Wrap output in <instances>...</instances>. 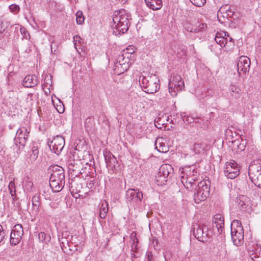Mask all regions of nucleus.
Instances as JSON below:
<instances>
[{
    "mask_svg": "<svg viewBox=\"0 0 261 261\" xmlns=\"http://www.w3.org/2000/svg\"><path fill=\"white\" fill-rule=\"evenodd\" d=\"M48 172L51 173L49 185L54 192L61 191L65 185V172L64 169L57 165L50 166Z\"/></svg>",
    "mask_w": 261,
    "mask_h": 261,
    "instance_id": "nucleus-1",
    "label": "nucleus"
},
{
    "mask_svg": "<svg viewBox=\"0 0 261 261\" xmlns=\"http://www.w3.org/2000/svg\"><path fill=\"white\" fill-rule=\"evenodd\" d=\"M113 21L114 23V33L116 35L124 34L128 29V16L125 13L124 10L116 11L114 12L113 17Z\"/></svg>",
    "mask_w": 261,
    "mask_h": 261,
    "instance_id": "nucleus-2",
    "label": "nucleus"
},
{
    "mask_svg": "<svg viewBox=\"0 0 261 261\" xmlns=\"http://www.w3.org/2000/svg\"><path fill=\"white\" fill-rule=\"evenodd\" d=\"M160 80L154 74L140 77L139 83L143 90L146 93L153 94L160 89Z\"/></svg>",
    "mask_w": 261,
    "mask_h": 261,
    "instance_id": "nucleus-3",
    "label": "nucleus"
},
{
    "mask_svg": "<svg viewBox=\"0 0 261 261\" xmlns=\"http://www.w3.org/2000/svg\"><path fill=\"white\" fill-rule=\"evenodd\" d=\"M231 239L234 245L241 246L244 242V229L240 221H233L231 224Z\"/></svg>",
    "mask_w": 261,
    "mask_h": 261,
    "instance_id": "nucleus-4",
    "label": "nucleus"
},
{
    "mask_svg": "<svg viewBox=\"0 0 261 261\" xmlns=\"http://www.w3.org/2000/svg\"><path fill=\"white\" fill-rule=\"evenodd\" d=\"M126 202L134 208H138L141 204L143 194L137 189H128L125 194Z\"/></svg>",
    "mask_w": 261,
    "mask_h": 261,
    "instance_id": "nucleus-5",
    "label": "nucleus"
},
{
    "mask_svg": "<svg viewBox=\"0 0 261 261\" xmlns=\"http://www.w3.org/2000/svg\"><path fill=\"white\" fill-rule=\"evenodd\" d=\"M173 168L169 164H163L159 168L155 176V180L158 185H165L167 180L173 175Z\"/></svg>",
    "mask_w": 261,
    "mask_h": 261,
    "instance_id": "nucleus-6",
    "label": "nucleus"
},
{
    "mask_svg": "<svg viewBox=\"0 0 261 261\" xmlns=\"http://www.w3.org/2000/svg\"><path fill=\"white\" fill-rule=\"evenodd\" d=\"M184 88V82L180 75L177 74H173L169 79L168 89L172 96H176L178 92L182 91Z\"/></svg>",
    "mask_w": 261,
    "mask_h": 261,
    "instance_id": "nucleus-7",
    "label": "nucleus"
},
{
    "mask_svg": "<svg viewBox=\"0 0 261 261\" xmlns=\"http://www.w3.org/2000/svg\"><path fill=\"white\" fill-rule=\"evenodd\" d=\"M191 231L193 236L199 241L205 242L210 238L208 227L205 225H200L197 223L193 224Z\"/></svg>",
    "mask_w": 261,
    "mask_h": 261,
    "instance_id": "nucleus-8",
    "label": "nucleus"
},
{
    "mask_svg": "<svg viewBox=\"0 0 261 261\" xmlns=\"http://www.w3.org/2000/svg\"><path fill=\"white\" fill-rule=\"evenodd\" d=\"M248 174L254 185L261 188V160L258 164H251L250 165Z\"/></svg>",
    "mask_w": 261,
    "mask_h": 261,
    "instance_id": "nucleus-9",
    "label": "nucleus"
},
{
    "mask_svg": "<svg viewBox=\"0 0 261 261\" xmlns=\"http://www.w3.org/2000/svg\"><path fill=\"white\" fill-rule=\"evenodd\" d=\"M103 155L108 171L111 173H118L120 167L116 157L109 151H105Z\"/></svg>",
    "mask_w": 261,
    "mask_h": 261,
    "instance_id": "nucleus-10",
    "label": "nucleus"
},
{
    "mask_svg": "<svg viewBox=\"0 0 261 261\" xmlns=\"http://www.w3.org/2000/svg\"><path fill=\"white\" fill-rule=\"evenodd\" d=\"M224 174L227 178L234 179L240 174V167L234 160H230L226 163Z\"/></svg>",
    "mask_w": 261,
    "mask_h": 261,
    "instance_id": "nucleus-11",
    "label": "nucleus"
},
{
    "mask_svg": "<svg viewBox=\"0 0 261 261\" xmlns=\"http://www.w3.org/2000/svg\"><path fill=\"white\" fill-rule=\"evenodd\" d=\"M30 132V128H27L25 127H21L17 130L14 139L16 146L18 143L22 148L24 147L29 138Z\"/></svg>",
    "mask_w": 261,
    "mask_h": 261,
    "instance_id": "nucleus-12",
    "label": "nucleus"
},
{
    "mask_svg": "<svg viewBox=\"0 0 261 261\" xmlns=\"http://www.w3.org/2000/svg\"><path fill=\"white\" fill-rule=\"evenodd\" d=\"M23 234V229L21 224L15 225L12 229L10 242L12 245H17L21 241Z\"/></svg>",
    "mask_w": 261,
    "mask_h": 261,
    "instance_id": "nucleus-13",
    "label": "nucleus"
},
{
    "mask_svg": "<svg viewBox=\"0 0 261 261\" xmlns=\"http://www.w3.org/2000/svg\"><path fill=\"white\" fill-rule=\"evenodd\" d=\"M50 149L57 154L61 153L65 145L64 138L61 136H56L48 144Z\"/></svg>",
    "mask_w": 261,
    "mask_h": 261,
    "instance_id": "nucleus-14",
    "label": "nucleus"
},
{
    "mask_svg": "<svg viewBox=\"0 0 261 261\" xmlns=\"http://www.w3.org/2000/svg\"><path fill=\"white\" fill-rule=\"evenodd\" d=\"M238 72L240 75L241 72L246 73L249 72L250 67V60L247 56H241L237 64Z\"/></svg>",
    "mask_w": 261,
    "mask_h": 261,
    "instance_id": "nucleus-15",
    "label": "nucleus"
},
{
    "mask_svg": "<svg viewBox=\"0 0 261 261\" xmlns=\"http://www.w3.org/2000/svg\"><path fill=\"white\" fill-rule=\"evenodd\" d=\"M224 225V217L221 214H216L213 220V227L214 230L217 229L218 233L220 234L223 232Z\"/></svg>",
    "mask_w": 261,
    "mask_h": 261,
    "instance_id": "nucleus-16",
    "label": "nucleus"
},
{
    "mask_svg": "<svg viewBox=\"0 0 261 261\" xmlns=\"http://www.w3.org/2000/svg\"><path fill=\"white\" fill-rule=\"evenodd\" d=\"M135 52V49L133 47L129 46V47L126 48L125 50H124V53L122 55L119 57V64L121 65H124L125 68H126L127 65L125 64V63L127 62V61L129 60V58H130L132 54Z\"/></svg>",
    "mask_w": 261,
    "mask_h": 261,
    "instance_id": "nucleus-17",
    "label": "nucleus"
},
{
    "mask_svg": "<svg viewBox=\"0 0 261 261\" xmlns=\"http://www.w3.org/2000/svg\"><path fill=\"white\" fill-rule=\"evenodd\" d=\"M210 181L208 179H204L198 184L195 189L200 191L203 195L208 196L210 194Z\"/></svg>",
    "mask_w": 261,
    "mask_h": 261,
    "instance_id": "nucleus-18",
    "label": "nucleus"
},
{
    "mask_svg": "<svg viewBox=\"0 0 261 261\" xmlns=\"http://www.w3.org/2000/svg\"><path fill=\"white\" fill-rule=\"evenodd\" d=\"M38 82V80L35 75H28L23 80L22 84L24 87L32 88L36 86Z\"/></svg>",
    "mask_w": 261,
    "mask_h": 261,
    "instance_id": "nucleus-19",
    "label": "nucleus"
},
{
    "mask_svg": "<svg viewBox=\"0 0 261 261\" xmlns=\"http://www.w3.org/2000/svg\"><path fill=\"white\" fill-rule=\"evenodd\" d=\"M198 175L199 173L197 169L193 166L188 167L182 169L181 172V177H198Z\"/></svg>",
    "mask_w": 261,
    "mask_h": 261,
    "instance_id": "nucleus-20",
    "label": "nucleus"
},
{
    "mask_svg": "<svg viewBox=\"0 0 261 261\" xmlns=\"http://www.w3.org/2000/svg\"><path fill=\"white\" fill-rule=\"evenodd\" d=\"M198 177H181V181L187 189H192L195 185V181L197 180Z\"/></svg>",
    "mask_w": 261,
    "mask_h": 261,
    "instance_id": "nucleus-21",
    "label": "nucleus"
},
{
    "mask_svg": "<svg viewBox=\"0 0 261 261\" xmlns=\"http://www.w3.org/2000/svg\"><path fill=\"white\" fill-rule=\"evenodd\" d=\"M236 202L239 207L242 211H245L247 207L249 204L248 198L245 196H240L237 198Z\"/></svg>",
    "mask_w": 261,
    "mask_h": 261,
    "instance_id": "nucleus-22",
    "label": "nucleus"
},
{
    "mask_svg": "<svg viewBox=\"0 0 261 261\" xmlns=\"http://www.w3.org/2000/svg\"><path fill=\"white\" fill-rule=\"evenodd\" d=\"M147 7L153 10L160 9L162 6V0H144Z\"/></svg>",
    "mask_w": 261,
    "mask_h": 261,
    "instance_id": "nucleus-23",
    "label": "nucleus"
},
{
    "mask_svg": "<svg viewBox=\"0 0 261 261\" xmlns=\"http://www.w3.org/2000/svg\"><path fill=\"white\" fill-rule=\"evenodd\" d=\"M224 36L228 37V33L226 32H217L215 37V41L217 44H219L221 48L225 46L224 44Z\"/></svg>",
    "mask_w": 261,
    "mask_h": 261,
    "instance_id": "nucleus-24",
    "label": "nucleus"
},
{
    "mask_svg": "<svg viewBox=\"0 0 261 261\" xmlns=\"http://www.w3.org/2000/svg\"><path fill=\"white\" fill-rule=\"evenodd\" d=\"M58 239L60 242V246L62 250L65 253L70 254L71 250L70 249H68L69 251H68V247L69 246L68 238H62L61 237L60 235H59Z\"/></svg>",
    "mask_w": 261,
    "mask_h": 261,
    "instance_id": "nucleus-25",
    "label": "nucleus"
},
{
    "mask_svg": "<svg viewBox=\"0 0 261 261\" xmlns=\"http://www.w3.org/2000/svg\"><path fill=\"white\" fill-rule=\"evenodd\" d=\"M240 89L238 87L231 85L229 88V92H228V94H229L230 96L233 99H238L240 96Z\"/></svg>",
    "mask_w": 261,
    "mask_h": 261,
    "instance_id": "nucleus-26",
    "label": "nucleus"
},
{
    "mask_svg": "<svg viewBox=\"0 0 261 261\" xmlns=\"http://www.w3.org/2000/svg\"><path fill=\"white\" fill-rule=\"evenodd\" d=\"M109 210L108 203L107 201H102L100 204L99 217L101 219H105Z\"/></svg>",
    "mask_w": 261,
    "mask_h": 261,
    "instance_id": "nucleus-27",
    "label": "nucleus"
},
{
    "mask_svg": "<svg viewBox=\"0 0 261 261\" xmlns=\"http://www.w3.org/2000/svg\"><path fill=\"white\" fill-rule=\"evenodd\" d=\"M207 197L208 196L203 195L202 192L195 189L194 194V200L196 203H199L201 201L205 200Z\"/></svg>",
    "mask_w": 261,
    "mask_h": 261,
    "instance_id": "nucleus-28",
    "label": "nucleus"
},
{
    "mask_svg": "<svg viewBox=\"0 0 261 261\" xmlns=\"http://www.w3.org/2000/svg\"><path fill=\"white\" fill-rule=\"evenodd\" d=\"M39 154L38 146L35 143H33L31 147V151L30 155V160L32 161H35L38 158Z\"/></svg>",
    "mask_w": 261,
    "mask_h": 261,
    "instance_id": "nucleus-29",
    "label": "nucleus"
},
{
    "mask_svg": "<svg viewBox=\"0 0 261 261\" xmlns=\"http://www.w3.org/2000/svg\"><path fill=\"white\" fill-rule=\"evenodd\" d=\"M184 28L188 32L197 33L200 31V29L197 26L194 25L190 22H186L184 25Z\"/></svg>",
    "mask_w": 261,
    "mask_h": 261,
    "instance_id": "nucleus-30",
    "label": "nucleus"
},
{
    "mask_svg": "<svg viewBox=\"0 0 261 261\" xmlns=\"http://www.w3.org/2000/svg\"><path fill=\"white\" fill-rule=\"evenodd\" d=\"M224 44H225V46L224 47H225L226 49H228L229 47L233 46L234 42L232 38L229 37V35L228 37L224 36Z\"/></svg>",
    "mask_w": 261,
    "mask_h": 261,
    "instance_id": "nucleus-31",
    "label": "nucleus"
},
{
    "mask_svg": "<svg viewBox=\"0 0 261 261\" xmlns=\"http://www.w3.org/2000/svg\"><path fill=\"white\" fill-rule=\"evenodd\" d=\"M9 190L10 193L13 199H14L16 197V191H15V185L14 180H11L9 184Z\"/></svg>",
    "mask_w": 261,
    "mask_h": 261,
    "instance_id": "nucleus-32",
    "label": "nucleus"
},
{
    "mask_svg": "<svg viewBox=\"0 0 261 261\" xmlns=\"http://www.w3.org/2000/svg\"><path fill=\"white\" fill-rule=\"evenodd\" d=\"M229 10H230V6H228V5H225V6H222L219 10V11H218V13H217V16H218V18L219 19V20L220 21H221V14H226L227 13V11H228Z\"/></svg>",
    "mask_w": 261,
    "mask_h": 261,
    "instance_id": "nucleus-33",
    "label": "nucleus"
},
{
    "mask_svg": "<svg viewBox=\"0 0 261 261\" xmlns=\"http://www.w3.org/2000/svg\"><path fill=\"white\" fill-rule=\"evenodd\" d=\"M75 15L76 23L78 24H82L84 22L85 20L83 12L81 11H78Z\"/></svg>",
    "mask_w": 261,
    "mask_h": 261,
    "instance_id": "nucleus-34",
    "label": "nucleus"
},
{
    "mask_svg": "<svg viewBox=\"0 0 261 261\" xmlns=\"http://www.w3.org/2000/svg\"><path fill=\"white\" fill-rule=\"evenodd\" d=\"M181 116L183 121L189 123L193 122L195 120L194 117L190 115H187L186 113H183Z\"/></svg>",
    "mask_w": 261,
    "mask_h": 261,
    "instance_id": "nucleus-35",
    "label": "nucleus"
},
{
    "mask_svg": "<svg viewBox=\"0 0 261 261\" xmlns=\"http://www.w3.org/2000/svg\"><path fill=\"white\" fill-rule=\"evenodd\" d=\"M250 257L253 261H261V250H256L251 253Z\"/></svg>",
    "mask_w": 261,
    "mask_h": 261,
    "instance_id": "nucleus-36",
    "label": "nucleus"
},
{
    "mask_svg": "<svg viewBox=\"0 0 261 261\" xmlns=\"http://www.w3.org/2000/svg\"><path fill=\"white\" fill-rule=\"evenodd\" d=\"M193 149L195 153L199 154L203 150V147L201 144L196 143L193 145Z\"/></svg>",
    "mask_w": 261,
    "mask_h": 261,
    "instance_id": "nucleus-37",
    "label": "nucleus"
},
{
    "mask_svg": "<svg viewBox=\"0 0 261 261\" xmlns=\"http://www.w3.org/2000/svg\"><path fill=\"white\" fill-rule=\"evenodd\" d=\"M24 188L28 192H31L34 189V185L33 182L30 180H27L24 184Z\"/></svg>",
    "mask_w": 261,
    "mask_h": 261,
    "instance_id": "nucleus-38",
    "label": "nucleus"
},
{
    "mask_svg": "<svg viewBox=\"0 0 261 261\" xmlns=\"http://www.w3.org/2000/svg\"><path fill=\"white\" fill-rule=\"evenodd\" d=\"M191 2L195 6L198 7H201L203 6L205 3L206 1V0H190Z\"/></svg>",
    "mask_w": 261,
    "mask_h": 261,
    "instance_id": "nucleus-39",
    "label": "nucleus"
},
{
    "mask_svg": "<svg viewBox=\"0 0 261 261\" xmlns=\"http://www.w3.org/2000/svg\"><path fill=\"white\" fill-rule=\"evenodd\" d=\"M39 196L38 195H34L32 199V202L34 208H38L39 205Z\"/></svg>",
    "mask_w": 261,
    "mask_h": 261,
    "instance_id": "nucleus-40",
    "label": "nucleus"
},
{
    "mask_svg": "<svg viewBox=\"0 0 261 261\" xmlns=\"http://www.w3.org/2000/svg\"><path fill=\"white\" fill-rule=\"evenodd\" d=\"M9 9L11 12L16 14L19 11L20 8L17 5L12 4L9 6Z\"/></svg>",
    "mask_w": 261,
    "mask_h": 261,
    "instance_id": "nucleus-41",
    "label": "nucleus"
},
{
    "mask_svg": "<svg viewBox=\"0 0 261 261\" xmlns=\"http://www.w3.org/2000/svg\"><path fill=\"white\" fill-rule=\"evenodd\" d=\"M20 31L21 34L23 35V38L26 39L30 38V35L25 28L24 27H21L20 29Z\"/></svg>",
    "mask_w": 261,
    "mask_h": 261,
    "instance_id": "nucleus-42",
    "label": "nucleus"
},
{
    "mask_svg": "<svg viewBox=\"0 0 261 261\" xmlns=\"http://www.w3.org/2000/svg\"><path fill=\"white\" fill-rule=\"evenodd\" d=\"M136 234L134 232H133L131 234V238H133V242L132 244V250H133L134 249H136L137 248V239L136 237Z\"/></svg>",
    "mask_w": 261,
    "mask_h": 261,
    "instance_id": "nucleus-43",
    "label": "nucleus"
},
{
    "mask_svg": "<svg viewBox=\"0 0 261 261\" xmlns=\"http://www.w3.org/2000/svg\"><path fill=\"white\" fill-rule=\"evenodd\" d=\"M6 235V230L3 228V226L0 225V243L5 239Z\"/></svg>",
    "mask_w": 261,
    "mask_h": 261,
    "instance_id": "nucleus-44",
    "label": "nucleus"
},
{
    "mask_svg": "<svg viewBox=\"0 0 261 261\" xmlns=\"http://www.w3.org/2000/svg\"><path fill=\"white\" fill-rule=\"evenodd\" d=\"M82 40V38L79 36H75L73 37L74 45V47L76 50H77V47H76L77 43L81 44Z\"/></svg>",
    "mask_w": 261,
    "mask_h": 261,
    "instance_id": "nucleus-45",
    "label": "nucleus"
},
{
    "mask_svg": "<svg viewBox=\"0 0 261 261\" xmlns=\"http://www.w3.org/2000/svg\"><path fill=\"white\" fill-rule=\"evenodd\" d=\"M38 239L40 241L46 242V234L43 232H41L38 234Z\"/></svg>",
    "mask_w": 261,
    "mask_h": 261,
    "instance_id": "nucleus-46",
    "label": "nucleus"
},
{
    "mask_svg": "<svg viewBox=\"0 0 261 261\" xmlns=\"http://www.w3.org/2000/svg\"><path fill=\"white\" fill-rule=\"evenodd\" d=\"M234 12L231 10V9L230 8V10L227 11V12L226 14V18L228 19L229 18H231L233 17V16L234 15Z\"/></svg>",
    "mask_w": 261,
    "mask_h": 261,
    "instance_id": "nucleus-47",
    "label": "nucleus"
},
{
    "mask_svg": "<svg viewBox=\"0 0 261 261\" xmlns=\"http://www.w3.org/2000/svg\"><path fill=\"white\" fill-rule=\"evenodd\" d=\"M58 49V46L56 44H54V42L51 45V51L52 53L55 54L57 49Z\"/></svg>",
    "mask_w": 261,
    "mask_h": 261,
    "instance_id": "nucleus-48",
    "label": "nucleus"
},
{
    "mask_svg": "<svg viewBox=\"0 0 261 261\" xmlns=\"http://www.w3.org/2000/svg\"><path fill=\"white\" fill-rule=\"evenodd\" d=\"M70 233L67 231H65L62 232V235L61 236V237L64 238H68L69 239V237H70Z\"/></svg>",
    "mask_w": 261,
    "mask_h": 261,
    "instance_id": "nucleus-49",
    "label": "nucleus"
},
{
    "mask_svg": "<svg viewBox=\"0 0 261 261\" xmlns=\"http://www.w3.org/2000/svg\"><path fill=\"white\" fill-rule=\"evenodd\" d=\"M154 124L155 126L159 129H162V126L164 125V123H162V124L159 122V121L154 120Z\"/></svg>",
    "mask_w": 261,
    "mask_h": 261,
    "instance_id": "nucleus-50",
    "label": "nucleus"
},
{
    "mask_svg": "<svg viewBox=\"0 0 261 261\" xmlns=\"http://www.w3.org/2000/svg\"><path fill=\"white\" fill-rule=\"evenodd\" d=\"M5 30V28H4V22L0 21V33H3Z\"/></svg>",
    "mask_w": 261,
    "mask_h": 261,
    "instance_id": "nucleus-51",
    "label": "nucleus"
},
{
    "mask_svg": "<svg viewBox=\"0 0 261 261\" xmlns=\"http://www.w3.org/2000/svg\"><path fill=\"white\" fill-rule=\"evenodd\" d=\"M197 28L199 29L200 31H201L202 30L204 29L205 28H206V24L205 23H201L199 24V25L197 27Z\"/></svg>",
    "mask_w": 261,
    "mask_h": 261,
    "instance_id": "nucleus-52",
    "label": "nucleus"
},
{
    "mask_svg": "<svg viewBox=\"0 0 261 261\" xmlns=\"http://www.w3.org/2000/svg\"><path fill=\"white\" fill-rule=\"evenodd\" d=\"M245 144H246V143H245V144L242 143V144H240L238 147L241 150H244L245 148Z\"/></svg>",
    "mask_w": 261,
    "mask_h": 261,
    "instance_id": "nucleus-53",
    "label": "nucleus"
},
{
    "mask_svg": "<svg viewBox=\"0 0 261 261\" xmlns=\"http://www.w3.org/2000/svg\"><path fill=\"white\" fill-rule=\"evenodd\" d=\"M195 123H199V118H195L194 121Z\"/></svg>",
    "mask_w": 261,
    "mask_h": 261,
    "instance_id": "nucleus-54",
    "label": "nucleus"
},
{
    "mask_svg": "<svg viewBox=\"0 0 261 261\" xmlns=\"http://www.w3.org/2000/svg\"><path fill=\"white\" fill-rule=\"evenodd\" d=\"M152 255H148V261H151L152 259Z\"/></svg>",
    "mask_w": 261,
    "mask_h": 261,
    "instance_id": "nucleus-55",
    "label": "nucleus"
},
{
    "mask_svg": "<svg viewBox=\"0 0 261 261\" xmlns=\"http://www.w3.org/2000/svg\"><path fill=\"white\" fill-rule=\"evenodd\" d=\"M223 17L224 18L226 17V14H223L221 15V17Z\"/></svg>",
    "mask_w": 261,
    "mask_h": 261,
    "instance_id": "nucleus-56",
    "label": "nucleus"
},
{
    "mask_svg": "<svg viewBox=\"0 0 261 261\" xmlns=\"http://www.w3.org/2000/svg\"><path fill=\"white\" fill-rule=\"evenodd\" d=\"M72 170H73V172H74V174H76V172H76V169H73Z\"/></svg>",
    "mask_w": 261,
    "mask_h": 261,
    "instance_id": "nucleus-57",
    "label": "nucleus"
},
{
    "mask_svg": "<svg viewBox=\"0 0 261 261\" xmlns=\"http://www.w3.org/2000/svg\"><path fill=\"white\" fill-rule=\"evenodd\" d=\"M57 110H58V111L60 113H63V111H64L63 110L62 111H61L60 110H58V109H57Z\"/></svg>",
    "mask_w": 261,
    "mask_h": 261,
    "instance_id": "nucleus-58",
    "label": "nucleus"
},
{
    "mask_svg": "<svg viewBox=\"0 0 261 261\" xmlns=\"http://www.w3.org/2000/svg\"><path fill=\"white\" fill-rule=\"evenodd\" d=\"M211 50L212 51H213V48H211Z\"/></svg>",
    "mask_w": 261,
    "mask_h": 261,
    "instance_id": "nucleus-59",
    "label": "nucleus"
}]
</instances>
